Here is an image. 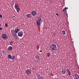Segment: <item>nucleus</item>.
I'll list each match as a JSON object with an SVG mask.
<instances>
[{
	"label": "nucleus",
	"mask_w": 79,
	"mask_h": 79,
	"mask_svg": "<svg viewBox=\"0 0 79 79\" xmlns=\"http://www.w3.org/2000/svg\"><path fill=\"white\" fill-rule=\"evenodd\" d=\"M19 31L18 29H16L15 31L14 30L11 31V34L15 39H18L16 34L19 32Z\"/></svg>",
	"instance_id": "nucleus-1"
},
{
	"label": "nucleus",
	"mask_w": 79,
	"mask_h": 79,
	"mask_svg": "<svg viewBox=\"0 0 79 79\" xmlns=\"http://www.w3.org/2000/svg\"><path fill=\"white\" fill-rule=\"evenodd\" d=\"M50 48L52 51L55 50H56V45L55 44H52L51 45Z\"/></svg>",
	"instance_id": "nucleus-2"
},
{
	"label": "nucleus",
	"mask_w": 79,
	"mask_h": 79,
	"mask_svg": "<svg viewBox=\"0 0 79 79\" xmlns=\"http://www.w3.org/2000/svg\"><path fill=\"white\" fill-rule=\"evenodd\" d=\"M2 37L3 39H5V40H7L8 39V37L5 34H3L2 35Z\"/></svg>",
	"instance_id": "nucleus-3"
},
{
	"label": "nucleus",
	"mask_w": 79,
	"mask_h": 79,
	"mask_svg": "<svg viewBox=\"0 0 79 79\" xmlns=\"http://www.w3.org/2000/svg\"><path fill=\"white\" fill-rule=\"evenodd\" d=\"M25 73L29 76L30 74H31V71L30 69H27V70H26L25 72Z\"/></svg>",
	"instance_id": "nucleus-4"
},
{
	"label": "nucleus",
	"mask_w": 79,
	"mask_h": 79,
	"mask_svg": "<svg viewBox=\"0 0 79 79\" xmlns=\"http://www.w3.org/2000/svg\"><path fill=\"white\" fill-rule=\"evenodd\" d=\"M26 16L27 18L28 19H30L31 18V15L28 14H27Z\"/></svg>",
	"instance_id": "nucleus-5"
},
{
	"label": "nucleus",
	"mask_w": 79,
	"mask_h": 79,
	"mask_svg": "<svg viewBox=\"0 0 79 79\" xmlns=\"http://www.w3.org/2000/svg\"><path fill=\"white\" fill-rule=\"evenodd\" d=\"M61 73L62 74H65V73H66V71L64 69H63L62 70V72Z\"/></svg>",
	"instance_id": "nucleus-6"
},
{
	"label": "nucleus",
	"mask_w": 79,
	"mask_h": 79,
	"mask_svg": "<svg viewBox=\"0 0 79 79\" xmlns=\"http://www.w3.org/2000/svg\"><path fill=\"white\" fill-rule=\"evenodd\" d=\"M23 33L19 32L18 33V36L19 37H22Z\"/></svg>",
	"instance_id": "nucleus-7"
},
{
	"label": "nucleus",
	"mask_w": 79,
	"mask_h": 79,
	"mask_svg": "<svg viewBox=\"0 0 79 79\" xmlns=\"http://www.w3.org/2000/svg\"><path fill=\"white\" fill-rule=\"evenodd\" d=\"M31 14L33 16H35L37 15V13L35 11H33L32 12Z\"/></svg>",
	"instance_id": "nucleus-8"
},
{
	"label": "nucleus",
	"mask_w": 79,
	"mask_h": 79,
	"mask_svg": "<svg viewBox=\"0 0 79 79\" xmlns=\"http://www.w3.org/2000/svg\"><path fill=\"white\" fill-rule=\"evenodd\" d=\"M36 25L37 26L40 25V22L39 20H37L36 21Z\"/></svg>",
	"instance_id": "nucleus-9"
},
{
	"label": "nucleus",
	"mask_w": 79,
	"mask_h": 79,
	"mask_svg": "<svg viewBox=\"0 0 79 79\" xmlns=\"http://www.w3.org/2000/svg\"><path fill=\"white\" fill-rule=\"evenodd\" d=\"M67 71L68 72V74L69 76H71V72H70V71H69V70L68 69H67Z\"/></svg>",
	"instance_id": "nucleus-10"
},
{
	"label": "nucleus",
	"mask_w": 79,
	"mask_h": 79,
	"mask_svg": "<svg viewBox=\"0 0 79 79\" xmlns=\"http://www.w3.org/2000/svg\"><path fill=\"white\" fill-rule=\"evenodd\" d=\"M38 21H40V22H41V23H42V19H41V18H40V16H39L38 18Z\"/></svg>",
	"instance_id": "nucleus-11"
},
{
	"label": "nucleus",
	"mask_w": 79,
	"mask_h": 79,
	"mask_svg": "<svg viewBox=\"0 0 79 79\" xmlns=\"http://www.w3.org/2000/svg\"><path fill=\"white\" fill-rule=\"evenodd\" d=\"M36 61L37 63H40V59H36Z\"/></svg>",
	"instance_id": "nucleus-12"
},
{
	"label": "nucleus",
	"mask_w": 79,
	"mask_h": 79,
	"mask_svg": "<svg viewBox=\"0 0 79 79\" xmlns=\"http://www.w3.org/2000/svg\"><path fill=\"white\" fill-rule=\"evenodd\" d=\"M13 49V47L11 46H10L8 48V50H12Z\"/></svg>",
	"instance_id": "nucleus-13"
},
{
	"label": "nucleus",
	"mask_w": 79,
	"mask_h": 79,
	"mask_svg": "<svg viewBox=\"0 0 79 79\" xmlns=\"http://www.w3.org/2000/svg\"><path fill=\"white\" fill-rule=\"evenodd\" d=\"M18 5L17 4H16L15 5V9L18 8Z\"/></svg>",
	"instance_id": "nucleus-14"
},
{
	"label": "nucleus",
	"mask_w": 79,
	"mask_h": 79,
	"mask_svg": "<svg viewBox=\"0 0 79 79\" xmlns=\"http://www.w3.org/2000/svg\"><path fill=\"white\" fill-rule=\"evenodd\" d=\"M47 56L48 57H49L50 55V52H47Z\"/></svg>",
	"instance_id": "nucleus-15"
},
{
	"label": "nucleus",
	"mask_w": 79,
	"mask_h": 79,
	"mask_svg": "<svg viewBox=\"0 0 79 79\" xmlns=\"http://www.w3.org/2000/svg\"><path fill=\"white\" fill-rule=\"evenodd\" d=\"M67 9H68V8L65 7V8H64L63 9L62 11L63 12V11H65V10H67Z\"/></svg>",
	"instance_id": "nucleus-16"
},
{
	"label": "nucleus",
	"mask_w": 79,
	"mask_h": 79,
	"mask_svg": "<svg viewBox=\"0 0 79 79\" xmlns=\"http://www.w3.org/2000/svg\"><path fill=\"white\" fill-rule=\"evenodd\" d=\"M8 57L9 59H11V58L12 56H11V55L9 54L8 56Z\"/></svg>",
	"instance_id": "nucleus-17"
},
{
	"label": "nucleus",
	"mask_w": 79,
	"mask_h": 79,
	"mask_svg": "<svg viewBox=\"0 0 79 79\" xmlns=\"http://www.w3.org/2000/svg\"><path fill=\"white\" fill-rule=\"evenodd\" d=\"M35 58H36V59H39V56L36 55L35 56Z\"/></svg>",
	"instance_id": "nucleus-18"
},
{
	"label": "nucleus",
	"mask_w": 79,
	"mask_h": 79,
	"mask_svg": "<svg viewBox=\"0 0 79 79\" xmlns=\"http://www.w3.org/2000/svg\"><path fill=\"white\" fill-rule=\"evenodd\" d=\"M13 41H10V45H13Z\"/></svg>",
	"instance_id": "nucleus-19"
},
{
	"label": "nucleus",
	"mask_w": 79,
	"mask_h": 79,
	"mask_svg": "<svg viewBox=\"0 0 79 79\" xmlns=\"http://www.w3.org/2000/svg\"><path fill=\"white\" fill-rule=\"evenodd\" d=\"M16 9L17 11L18 12V13L19 12V10H20V8H17Z\"/></svg>",
	"instance_id": "nucleus-20"
},
{
	"label": "nucleus",
	"mask_w": 79,
	"mask_h": 79,
	"mask_svg": "<svg viewBox=\"0 0 79 79\" xmlns=\"http://www.w3.org/2000/svg\"><path fill=\"white\" fill-rule=\"evenodd\" d=\"M15 56L13 55L12 56V60H15Z\"/></svg>",
	"instance_id": "nucleus-21"
},
{
	"label": "nucleus",
	"mask_w": 79,
	"mask_h": 79,
	"mask_svg": "<svg viewBox=\"0 0 79 79\" xmlns=\"http://www.w3.org/2000/svg\"><path fill=\"white\" fill-rule=\"evenodd\" d=\"M62 32L63 34H64V35H65V31H62Z\"/></svg>",
	"instance_id": "nucleus-22"
},
{
	"label": "nucleus",
	"mask_w": 79,
	"mask_h": 79,
	"mask_svg": "<svg viewBox=\"0 0 79 79\" xmlns=\"http://www.w3.org/2000/svg\"><path fill=\"white\" fill-rule=\"evenodd\" d=\"M5 27H8V24H7V23H6L5 24Z\"/></svg>",
	"instance_id": "nucleus-23"
},
{
	"label": "nucleus",
	"mask_w": 79,
	"mask_h": 79,
	"mask_svg": "<svg viewBox=\"0 0 79 79\" xmlns=\"http://www.w3.org/2000/svg\"><path fill=\"white\" fill-rule=\"evenodd\" d=\"M0 17L2 18V15L1 14H0Z\"/></svg>",
	"instance_id": "nucleus-24"
},
{
	"label": "nucleus",
	"mask_w": 79,
	"mask_h": 79,
	"mask_svg": "<svg viewBox=\"0 0 79 79\" xmlns=\"http://www.w3.org/2000/svg\"><path fill=\"white\" fill-rule=\"evenodd\" d=\"M56 15H57V16L59 15H58V13H56Z\"/></svg>",
	"instance_id": "nucleus-25"
},
{
	"label": "nucleus",
	"mask_w": 79,
	"mask_h": 79,
	"mask_svg": "<svg viewBox=\"0 0 79 79\" xmlns=\"http://www.w3.org/2000/svg\"><path fill=\"white\" fill-rule=\"evenodd\" d=\"M2 29H3V28L1 27L0 28V30H2Z\"/></svg>",
	"instance_id": "nucleus-26"
},
{
	"label": "nucleus",
	"mask_w": 79,
	"mask_h": 79,
	"mask_svg": "<svg viewBox=\"0 0 79 79\" xmlns=\"http://www.w3.org/2000/svg\"><path fill=\"white\" fill-rule=\"evenodd\" d=\"M77 76H78V77H77V79H79V76H78V75H77Z\"/></svg>",
	"instance_id": "nucleus-27"
},
{
	"label": "nucleus",
	"mask_w": 79,
	"mask_h": 79,
	"mask_svg": "<svg viewBox=\"0 0 79 79\" xmlns=\"http://www.w3.org/2000/svg\"><path fill=\"white\" fill-rule=\"evenodd\" d=\"M40 52H42V50H40Z\"/></svg>",
	"instance_id": "nucleus-28"
},
{
	"label": "nucleus",
	"mask_w": 79,
	"mask_h": 79,
	"mask_svg": "<svg viewBox=\"0 0 79 79\" xmlns=\"http://www.w3.org/2000/svg\"><path fill=\"white\" fill-rule=\"evenodd\" d=\"M45 29H47V27H45Z\"/></svg>",
	"instance_id": "nucleus-29"
},
{
	"label": "nucleus",
	"mask_w": 79,
	"mask_h": 79,
	"mask_svg": "<svg viewBox=\"0 0 79 79\" xmlns=\"http://www.w3.org/2000/svg\"><path fill=\"white\" fill-rule=\"evenodd\" d=\"M32 69H33V70L34 69V68H32Z\"/></svg>",
	"instance_id": "nucleus-30"
},
{
	"label": "nucleus",
	"mask_w": 79,
	"mask_h": 79,
	"mask_svg": "<svg viewBox=\"0 0 79 79\" xmlns=\"http://www.w3.org/2000/svg\"><path fill=\"white\" fill-rule=\"evenodd\" d=\"M0 26H1V24H0Z\"/></svg>",
	"instance_id": "nucleus-31"
}]
</instances>
